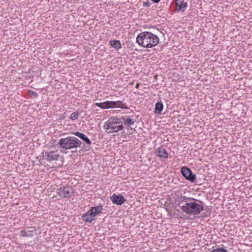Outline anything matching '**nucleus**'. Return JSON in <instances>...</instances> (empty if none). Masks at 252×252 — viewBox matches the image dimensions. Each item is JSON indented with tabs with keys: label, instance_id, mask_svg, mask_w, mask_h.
<instances>
[{
	"label": "nucleus",
	"instance_id": "11",
	"mask_svg": "<svg viewBox=\"0 0 252 252\" xmlns=\"http://www.w3.org/2000/svg\"><path fill=\"white\" fill-rule=\"evenodd\" d=\"M110 199L112 201L113 203L118 205H121L126 200L122 194L116 195V194H113L111 196Z\"/></svg>",
	"mask_w": 252,
	"mask_h": 252
},
{
	"label": "nucleus",
	"instance_id": "21",
	"mask_svg": "<svg viewBox=\"0 0 252 252\" xmlns=\"http://www.w3.org/2000/svg\"><path fill=\"white\" fill-rule=\"evenodd\" d=\"M212 252H228L226 250L222 248H217L212 251Z\"/></svg>",
	"mask_w": 252,
	"mask_h": 252
},
{
	"label": "nucleus",
	"instance_id": "17",
	"mask_svg": "<svg viewBox=\"0 0 252 252\" xmlns=\"http://www.w3.org/2000/svg\"><path fill=\"white\" fill-rule=\"evenodd\" d=\"M95 105L102 109L111 108L110 101H106L101 103H96Z\"/></svg>",
	"mask_w": 252,
	"mask_h": 252
},
{
	"label": "nucleus",
	"instance_id": "1",
	"mask_svg": "<svg viewBox=\"0 0 252 252\" xmlns=\"http://www.w3.org/2000/svg\"><path fill=\"white\" fill-rule=\"evenodd\" d=\"M158 42V37L150 32H142L136 37V43L144 48H152L156 46Z\"/></svg>",
	"mask_w": 252,
	"mask_h": 252
},
{
	"label": "nucleus",
	"instance_id": "9",
	"mask_svg": "<svg viewBox=\"0 0 252 252\" xmlns=\"http://www.w3.org/2000/svg\"><path fill=\"white\" fill-rule=\"evenodd\" d=\"M73 134L80 138L83 141L85 142L86 145V150H89L91 149V141L84 134L79 131H76L73 132Z\"/></svg>",
	"mask_w": 252,
	"mask_h": 252
},
{
	"label": "nucleus",
	"instance_id": "5",
	"mask_svg": "<svg viewBox=\"0 0 252 252\" xmlns=\"http://www.w3.org/2000/svg\"><path fill=\"white\" fill-rule=\"evenodd\" d=\"M102 209V205L91 207L89 211L82 216V220L86 222L91 223L94 220L95 217L101 212Z\"/></svg>",
	"mask_w": 252,
	"mask_h": 252
},
{
	"label": "nucleus",
	"instance_id": "10",
	"mask_svg": "<svg viewBox=\"0 0 252 252\" xmlns=\"http://www.w3.org/2000/svg\"><path fill=\"white\" fill-rule=\"evenodd\" d=\"M175 4L177 12H185L188 6V2L184 1V0H175Z\"/></svg>",
	"mask_w": 252,
	"mask_h": 252
},
{
	"label": "nucleus",
	"instance_id": "18",
	"mask_svg": "<svg viewBox=\"0 0 252 252\" xmlns=\"http://www.w3.org/2000/svg\"><path fill=\"white\" fill-rule=\"evenodd\" d=\"M163 109V105L162 102H157L155 105L154 112L156 114H160Z\"/></svg>",
	"mask_w": 252,
	"mask_h": 252
},
{
	"label": "nucleus",
	"instance_id": "23",
	"mask_svg": "<svg viewBox=\"0 0 252 252\" xmlns=\"http://www.w3.org/2000/svg\"><path fill=\"white\" fill-rule=\"evenodd\" d=\"M154 3H158L160 1V0H151Z\"/></svg>",
	"mask_w": 252,
	"mask_h": 252
},
{
	"label": "nucleus",
	"instance_id": "4",
	"mask_svg": "<svg viewBox=\"0 0 252 252\" xmlns=\"http://www.w3.org/2000/svg\"><path fill=\"white\" fill-rule=\"evenodd\" d=\"M103 127L108 133L117 132L124 128L121 119L116 117H111L106 121Z\"/></svg>",
	"mask_w": 252,
	"mask_h": 252
},
{
	"label": "nucleus",
	"instance_id": "6",
	"mask_svg": "<svg viewBox=\"0 0 252 252\" xmlns=\"http://www.w3.org/2000/svg\"><path fill=\"white\" fill-rule=\"evenodd\" d=\"M57 194L61 198H69L73 194V189L70 186H63L56 191Z\"/></svg>",
	"mask_w": 252,
	"mask_h": 252
},
{
	"label": "nucleus",
	"instance_id": "16",
	"mask_svg": "<svg viewBox=\"0 0 252 252\" xmlns=\"http://www.w3.org/2000/svg\"><path fill=\"white\" fill-rule=\"evenodd\" d=\"M109 44L116 50H118L122 48L121 43L118 40H111L109 41Z\"/></svg>",
	"mask_w": 252,
	"mask_h": 252
},
{
	"label": "nucleus",
	"instance_id": "3",
	"mask_svg": "<svg viewBox=\"0 0 252 252\" xmlns=\"http://www.w3.org/2000/svg\"><path fill=\"white\" fill-rule=\"evenodd\" d=\"M81 141L77 137L70 136L61 138L57 145L63 149L69 150L77 149L81 146Z\"/></svg>",
	"mask_w": 252,
	"mask_h": 252
},
{
	"label": "nucleus",
	"instance_id": "2",
	"mask_svg": "<svg viewBox=\"0 0 252 252\" xmlns=\"http://www.w3.org/2000/svg\"><path fill=\"white\" fill-rule=\"evenodd\" d=\"M196 201L195 199L189 197L186 203L181 206V210L189 215H198L204 210V207L202 205V201H199L200 203L202 204H199Z\"/></svg>",
	"mask_w": 252,
	"mask_h": 252
},
{
	"label": "nucleus",
	"instance_id": "12",
	"mask_svg": "<svg viewBox=\"0 0 252 252\" xmlns=\"http://www.w3.org/2000/svg\"><path fill=\"white\" fill-rule=\"evenodd\" d=\"M189 198V197H187L185 196L179 194H176L173 197L174 203L175 205H177L178 206H179L180 204L183 203H185V204H186Z\"/></svg>",
	"mask_w": 252,
	"mask_h": 252
},
{
	"label": "nucleus",
	"instance_id": "20",
	"mask_svg": "<svg viewBox=\"0 0 252 252\" xmlns=\"http://www.w3.org/2000/svg\"><path fill=\"white\" fill-rule=\"evenodd\" d=\"M79 113L77 111L71 113V114L70 116V119H71L72 121H75L77 120L79 116Z\"/></svg>",
	"mask_w": 252,
	"mask_h": 252
},
{
	"label": "nucleus",
	"instance_id": "22",
	"mask_svg": "<svg viewBox=\"0 0 252 252\" xmlns=\"http://www.w3.org/2000/svg\"><path fill=\"white\" fill-rule=\"evenodd\" d=\"M29 94L30 95H31L32 96H33L34 97H38V94L33 91L30 90L29 91Z\"/></svg>",
	"mask_w": 252,
	"mask_h": 252
},
{
	"label": "nucleus",
	"instance_id": "19",
	"mask_svg": "<svg viewBox=\"0 0 252 252\" xmlns=\"http://www.w3.org/2000/svg\"><path fill=\"white\" fill-rule=\"evenodd\" d=\"M20 236L23 237H32L33 236V231L32 230H28L26 231L25 230H22L21 231Z\"/></svg>",
	"mask_w": 252,
	"mask_h": 252
},
{
	"label": "nucleus",
	"instance_id": "8",
	"mask_svg": "<svg viewBox=\"0 0 252 252\" xmlns=\"http://www.w3.org/2000/svg\"><path fill=\"white\" fill-rule=\"evenodd\" d=\"M181 172L187 180L191 182H193L196 178V175L192 174L191 170L186 166L182 167Z\"/></svg>",
	"mask_w": 252,
	"mask_h": 252
},
{
	"label": "nucleus",
	"instance_id": "7",
	"mask_svg": "<svg viewBox=\"0 0 252 252\" xmlns=\"http://www.w3.org/2000/svg\"><path fill=\"white\" fill-rule=\"evenodd\" d=\"M42 158L48 162L52 161H57L61 157L60 155L57 154L55 151H52L50 152H45L42 153Z\"/></svg>",
	"mask_w": 252,
	"mask_h": 252
},
{
	"label": "nucleus",
	"instance_id": "15",
	"mask_svg": "<svg viewBox=\"0 0 252 252\" xmlns=\"http://www.w3.org/2000/svg\"><path fill=\"white\" fill-rule=\"evenodd\" d=\"M121 119L123 120L124 124L128 127H130V126L133 125L135 122V120L130 118V116H122Z\"/></svg>",
	"mask_w": 252,
	"mask_h": 252
},
{
	"label": "nucleus",
	"instance_id": "13",
	"mask_svg": "<svg viewBox=\"0 0 252 252\" xmlns=\"http://www.w3.org/2000/svg\"><path fill=\"white\" fill-rule=\"evenodd\" d=\"M157 155L160 158H167L168 157V154L163 146H161L156 149Z\"/></svg>",
	"mask_w": 252,
	"mask_h": 252
},
{
	"label": "nucleus",
	"instance_id": "14",
	"mask_svg": "<svg viewBox=\"0 0 252 252\" xmlns=\"http://www.w3.org/2000/svg\"><path fill=\"white\" fill-rule=\"evenodd\" d=\"M111 108H120L124 109H128V107L122 101H110Z\"/></svg>",
	"mask_w": 252,
	"mask_h": 252
}]
</instances>
